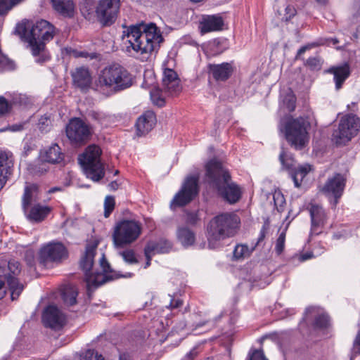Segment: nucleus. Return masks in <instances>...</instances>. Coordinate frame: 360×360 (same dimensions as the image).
<instances>
[{"label": "nucleus", "instance_id": "obj_54", "mask_svg": "<svg viewBox=\"0 0 360 360\" xmlns=\"http://www.w3.org/2000/svg\"><path fill=\"white\" fill-rule=\"evenodd\" d=\"M208 323H209L208 321H204L199 322V323H196L195 325H193L192 330L198 331L200 328L206 326Z\"/></svg>", "mask_w": 360, "mask_h": 360}, {"label": "nucleus", "instance_id": "obj_48", "mask_svg": "<svg viewBox=\"0 0 360 360\" xmlns=\"http://www.w3.org/2000/svg\"><path fill=\"white\" fill-rule=\"evenodd\" d=\"M9 108L10 105L7 100L3 96H0V115L7 112Z\"/></svg>", "mask_w": 360, "mask_h": 360}, {"label": "nucleus", "instance_id": "obj_27", "mask_svg": "<svg viewBox=\"0 0 360 360\" xmlns=\"http://www.w3.org/2000/svg\"><path fill=\"white\" fill-rule=\"evenodd\" d=\"M53 8L58 14L65 18H72L75 4L72 0H51Z\"/></svg>", "mask_w": 360, "mask_h": 360}, {"label": "nucleus", "instance_id": "obj_46", "mask_svg": "<svg viewBox=\"0 0 360 360\" xmlns=\"http://www.w3.org/2000/svg\"><path fill=\"white\" fill-rule=\"evenodd\" d=\"M357 354L360 355V331L356 335L354 341L349 360H354Z\"/></svg>", "mask_w": 360, "mask_h": 360}, {"label": "nucleus", "instance_id": "obj_40", "mask_svg": "<svg viewBox=\"0 0 360 360\" xmlns=\"http://www.w3.org/2000/svg\"><path fill=\"white\" fill-rule=\"evenodd\" d=\"M283 105L289 112H292L296 108V97L292 93L287 94L283 98Z\"/></svg>", "mask_w": 360, "mask_h": 360}, {"label": "nucleus", "instance_id": "obj_13", "mask_svg": "<svg viewBox=\"0 0 360 360\" xmlns=\"http://www.w3.org/2000/svg\"><path fill=\"white\" fill-rule=\"evenodd\" d=\"M279 160L284 169L290 171V175L295 187H300L303 178L311 169L310 165H305L297 167L295 160L288 155L283 148H282L279 155Z\"/></svg>", "mask_w": 360, "mask_h": 360}, {"label": "nucleus", "instance_id": "obj_60", "mask_svg": "<svg viewBox=\"0 0 360 360\" xmlns=\"http://www.w3.org/2000/svg\"><path fill=\"white\" fill-rule=\"evenodd\" d=\"M145 255L146 257L147 261H146V265H145L144 267L147 268L150 264L151 257H152V255H153V253H149V254Z\"/></svg>", "mask_w": 360, "mask_h": 360}, {"label": "nucleus", "instance_id": "obj_8", "mask_svg": "<svg viewBox=\"0 0 360 360\" xmlns=\"http://www.w3.org/2000/svg\"><path fill=\"white\" fill-rule=\"evenodd\" d=\"M101 148L95 145L89 146L85 153L79 158L86 176L94 181L101 179L105 174L104 167L101 162Z\"/></svg>", "mask_w": 360, "mask_h": 360}, {"label": "nucleus", "instance_id": "obj_55", "mask_svg": "<svg viewBox=\"0 0 360 360\" xmlns=\"http://www.w3.org/2000/svg\"><path fill=\"white\" fill-rule=\"evenodd\" d=\"M6 292L4 280L0 279V300L5 296Z\"/></svg>", "mask_w": 360, "mask_h": 360}, {"label": "nucleus", "instance_id": "obj_18", "mask_svg": "<svg viewBox=\"0 0 360 360\" xmlns=\"http://www.w3.org/2000/svg\"><path fill=\"white\" fill-rule=\"evenodd\" d=\"M42 319L46 327L55 330L61 328L65 323V315L54 305H49L44 309Z\"/></svg>", "mask_w": 360, "mask_h": 360}, {"label": "nucleus", "instance_id": "obj_50", "mask_svg": "<svg viewBox=\"0 0 360 360\" xmlns=\"http://www.w3.org/2000/svg\"><path fill=\"white\" fill-rule=\"evenodd\" d=\"M89 115L92 120L97 121L99 123H102L105 118V115L103 114L95 111L90 112Z\"/></svg>", "mask_w": 360, "mask_h": 360}, {"label": "nucleus", "instance_id": "obj_47", "mask_svg": "<svg viewBox=\"0 0 360 360\" xmlns=\"http://www.w3.org/2000/svg\"><path fill=\"white\" fill-rule=\"evenodd\" d=\"M84 360H105L102 355L92 349H88L84 356Z\"/></svg>", "mask_w": 360, "mask_h": 360}, {"label": "nucleus", "instance_id": "obj_36", "mask_svg": "<svg viewBox=\"0 0 360 360\" xmlns=\"http://www.w3.org/2000/svg\"><path fill=\"white\" fill-rule=\"evenodd\" d=\"M166 96H169L165 94L163 88H155L150 91L152 102L159 107H162L165 105Z\"/></svg>", "mask_w": 360, "mask_h": 360}, {"label": "nucleus", "instance_id": "obj_2", "mask_svg": "<svg viewBox=\"0 0 360 360\" xmlns=\"http://www.w3.org/2000/svg\"><path fill=\"white\" fill-rule=\"evenodd\" d=\"M205 167L209 184L215 188L219 195L230 204L238 202L241 197L240 188L231 181V175L222 163L217 160H212Z\"/></svg>", "mask_w": 360, "mask_h": 360}, {"label": "nucleus", "instance_id": "obj_63", "mask_svg": "<svg viewBox=\"0 0 360 360\" xmlns=\"http://www.w3.org/2000/svg\"><path fill=\"white\" fill-rule=\"evenodd\" d=\"M58 190H60V188H59L54 187V188H51V189L49 190V193H53V192H55V191H58Z\"/></svg>", "mask_w": 360, "mask_h": 360}, {"label": "nucleus", "instance_id": "obj_62", "mask_svg": "<svg viewBox=\"0 0 360 360\" xmlns=\"http://www.w3.org/2000/svg\"><path fill=\"white\" fill-rule=\"evenodd\" d=\"M119 360H128V357L125 354H122L120 355Z\"/></svg>", "mask_w": 360, "mask_h": 360}, {"label": "nucleus", "instance_id": "obj_30", "mask_svg": "<svg viewBox=\"0 0 360 360\" xmlns=\"http://www.w3.org/2000/svg\"><path fill=\"white\" fill-rule=\"evenodd\" d=\"M172 248L171 243L166 240L161 239L158 242L150 241L148 243L147 245L144 249L145 255L149 253L158 254V253H166Z\"/></svg>", "mask_w": 360, "mask_h": 360}, {"label": "nucleus", "instance_id": "obj_19", "mask_svg": "<svg viewBox=\"0 0 360 360\" xmlns=\"http://www.w3.org/2000/svg\"><path fill=\"white\" fill-rule=\"evenodd\" d=\"M345 186V179L340 174H335L329 178L322 187L321 191L326 195H333L335 198V204L341 197Z\"/></svg>", "mask_w": 360, "mask_h": 360}, {"label": "nucleus", "instance_id": "obj_44", "mask_svg": "<svg viewBox=\"0 0 360 360\" xmlns=\"http://www.w3.org/2000/svg\"><path fill=\"white\" fill-rule=\"evenodd\" d=\"M285 241V233L283 231L276 241L275 250L278 255H281L284 250Z\"/></svg>", "mask_w": 360, "mask_h": 360}, {"label": "nucleus", "instance_id": "obj_16", "mask_svg": "<svg viewBox=\"0 0 360 360\" xmlns=\"http://www.w3.org/2000/svg\"><path fill=\"white\" fill-rule=\"evenodd\" d=\"M8 269L9 273L4 276V280L6 281L11 290L12 300H15L18 298L24 288L23 285L20 283L15 277L20 272V264L18 261L10 260L8 264Z\"/></svg>", "mask_w": 360, "mask_h": 360}, {"label": "nucleus", "instance_id": "obj_35", "mask_svg": "<svg viewBox=\"0 0 360 360\" xmlns=\"http://www.w3.org/2000/svg\"><path fill=\"white\" fill-rule=\"evenodd\" d=\"M253 250L246 245L238 244L233 250V258L234 260L244 259L250 255Z\"/></svg>", "mask_w": 360, "mask_h": 360}, {"label": "nucleus", "instance_id": "obj_4", "mask_svg": "<svg viewBox=\"0 0 360 360\" xmlns=\"http://www.w3.org/2000/svg\"><path fill=\"white\" fill-rule=\"evenodd\" d=\"M132 83L133 77L129 71L118 64H113L99 72L93 88L98 91L110 89L117 92L130 87Z\"/></svg>", "mask_w": 360, "mask_h": 360}, {"label": "nucleus", "instance_id": "obj_39", "mask_svg": "<svg viewBox=\"0 0 360 360\" xmlns=\"http://www.w3.org/2000/svg\"><path fill=\"white\" fill-rule=\"evenodd\" d=\"M51 120L49 116L44 115L40 117L38 122V127L43 133H47L51 129Z\"/></svg>", "mask_w": 360, "mask_h": 360}, {"label": "nucleus", "instance_id": "obj_33", "mask_svg": "<svg viewBox=\"0 0 360 360\" xmlns=\"http://www.w3.org/2000/svg\"><path fill=\"white\" fill-rule=\"evenodd\" d=\"M77 290L75 286L66 285L62 290V298L65 304L72 306L77 302Z\"/></svg>", "mask_w": 360, "mask_h": 360}, {"label": "nucleus", "instance_id": "obj_17", "mask_svg": "<svg viewBox=\"0 0 360 360\" xmlns=\"http://www.w3.org/2000/svg\"><path fill=\"white\" fill-rule=\"evenodd\" d=\"M307 209L311 217V233L318 235L321 233L326 222L325 210L321 205L312 202L309 205Z\"/></svg>", "mask_w": 360, "mask_h": 360}, {"label": "nucleus", "instance_id": "obj_42", "mask_svg": "<svg viewBox=\"0 0 360 360\" xmlns=\"http://www.w3.org/2000/svg\"><path fill=\"white\" fill-rule=\"evenodd\" d=\"M115 198L112 196H107L104 202V216L108 217L115 207Z\"/></svg>", "mask_w": 360, "mask_h": 360}, {"label": "nucleus", "instance_id": "obj_21", "mask_svg": "<svg viewBox=\"0 0 360 360\" xmlns=\"http://www.w3.org/2000/svg\"><path fill=\"white\" fill-rule=\"evenodd\" d=\"M73 84L82 92H87L91 88L94 89L92 77L89 70L85 67H79L71 72Z\"/></svg>", "mask_w": 360, "mask_h": 360}, {"label": "nucleus", "instance_id": "obj_41", "mask_svg": "<svg viewBox=\"0 0 360 360\" xmlns=\"http://www.w3.org/2000/svg\"><path fill=\"white\" fill-rule=\"evenodd\" d=\"M278 13L282 20L288 21L296 15L297 11L294 6L288 5L285 8L283 13L280 11H278Z\"/></svg>", "mask_w": 360, "mask_h": 360}, {"label": "nucleus", "instance_id": "obj_10", "mask_svg": "<svg viewBox=\"0 0 360 360\" xmlns=\"http://www.w3.org/2000/svg\"><path fill=\"white\" fill-rule=\"evenodd\" d=\"M91 127L79 117L71 118L65 127V134L72 146L85 145L91 138Z\"/></svg>", "mask_w": 360, "mask_h": 360}, {"label": "nucleus", "instance_id": "obj_22", "mask_svg": "<svg viewBox=\"0 0 360 360\" xmlns=\"http://www.w3.org/2000/svg\"><path fill=\"white\" fill-rule=\"evenodd\" d=\"M40 157L44 162L59 164L63 161L65 155L57 143H52L50 146L41 150Z\"/></svg>", "mask_w": 360, "mask_h": 360}, {"label": "nucleus", "instance_id": "obj_64", "mask_svg": "<svg viewBox=\"0 0 360 360\" xmlns=\"http://www.w3.org/2000/svg\"><path fill=\"white\" fill-rule=\"evenodd\" d=\"M45 60H46L45 58L39 57V58L37 59V61L38 63H43L44 61H45Z\"/></svg>", "mask_w": 360, "mask_h": 360}, {"label": "nucleus", "instance_id": "obj_38", "mask_svg": "<svg viewBox=\"0 0 360 360\" xmlns=\"http://www.w3.org/2000/svg\"><path fill=\"white\" fill-rule=\"evenodd\" d=\"M304 64L311 70H319L321 68L322 61L319 56H316L309 58Z\"/></svg>", "mask_w": 360, "mask_h": 360}, {"label": "nucleus", "instance_id": "obj_58", "mask_svg": "<svg viewBox=\"0 0 360 360\" xmlns=\"http://www.w3.org/2000/svg\"><path fill=\"white\" fill-rule=\"evenodd\" d=\"M311 257H312V254L306 253V254H303V255H300L299 259L301 262H304V261L309 259Z\"/></svg>", "mask_w": 360, "mask_h": 360}, {"label": "nucleus", "instance_id": "obj_57", "mask_svg": "<svg viewBox=\"0 0 360 360\" xmlns=\"http://www.w3.org/2000/svg\"><path fill=\"white\" fill-rule=\"evenodd\" d=\"M23 128V125L22 124H13L11 126L9 127V129L11 131H20L22 130Z\"/></svg>", "mask_w": 360, "mask_h": 360}, {"label": "nucleus", "instance_id": "obj_24", "mask_svg": "<svg viewBox=\"0 0 360 360\" xmlns=\"http://www.w3.org/2000/svg\"><path fill=\"white\" fill-rule=\"evenodd\" d=\"M156 124V117L153 111H147L142 115L136 124L138 134L143 135L148 133Z\"/></svg>", "mask_w": 360, "mask_h": 360}, {"label": "nucleus", "instance_id": "obj_59", "mask_svg": "<svg viewBox=\"0 0 360 360\" xmlns=\"http://www.w3.org/2000/svg\"><path fill=\"white\" fill-rule=\"evenodd\" d=\"M108 186L110 187V190L116 191L119 187V184L116 181H113L109 184Z\"/></svg>", "mask_w": 360, "mask_h": 360}, {"label": "nucleus", "instance_id": "obj_14", "mask_svg": "<svg viewBox=\"0 0 360 360\" xmlns=\"http://www.w3.org/2000/svg\"><path fill=\"white\" fill-rule=\"evenodd\" d=\"M68 256L63 243L51 242L43 246L39 251V262L46 265L49 262H60Z\"/></svg>", "mask_w": 360, "mask_h": 360}, {"label": "nucleus", "instance_id": "obj_52", "mask_svg": "<svg viewBox=\"0 0 360 360\" xmlns=\"http://www.w3.org/2000/svg\"><path fill=\"white\" fill-rule=\"evenodd\" d=\"M25 260L30 266H32L34 265V254L32 252H26Z\"/></svg>", "mask_w": 360, "mask_h": 360}, {"label": "nucleus", "instance_id": "obj_28", "mask_svg": "<svg viewBox=\"0 0 360 360\" xmlns=\"http://www.w3.org/2000/svg\"><path fill=\"white\" fill-rule=\"evenodd\" d=\"M223 20L219 16H207L200 22V29L202 33L217 31L222 29Z\"/></svg>", "mask_w": 360, "mask_h": 360}, {"label": "nucleus", "instance_id": "obj_61", "mask_svg": "<svg viewBox=\"0 0 360 360\" xmlns=\"http://www.w3.org/2000/svg\"><path fill=\"white\" fill-rule=\"evenodd\" d=\"M7 181L6 179L0 177V191L3 188Z\"/></svg>", "mask_w": 360, "mask_h": 360}, {"label": "nucleus", "instance_id": "obj_3", "mask_svg": "<svg viewBox=\"0 0 360 360\" xmlns=\"http://www.w3.org/2000/svg\"><path fill=\"white\" fill-rule=\"evenodd\" d=\"M15 32L29 43L32 54L38 56L45 48V42L53 39L55 27L45 20L30 21L17 25Z\"/></svg>", "mask_w": 360, "mask_h": 360}, {"label": "nucleus", "instance_id": "obj_1", "mask_svg": "<svg viewBox=\"0 0 360 360\" xmlns=\"http://www.w3.org/2000/svg\"><path fill=\"white\" fill-rule=\"evenodd\" d=\"M126 51L141 55H149L158 49L163 37L154 23L139 24L127 27L122 36Z\"/></svg>", "mask_w": 360, "mask_h": 360}, {"label": "nucleus", "instance_id": "obj_25", "mask_svg": "<svg viewBox=\"0 0 360 360\" xmlns=\"http://www.w3.org/2000/svg\"><path fill=\"white\" fill-rule=\"evenodd\" d=\"M39 199V188L36 184L25 186L22 199V206L25 212L30 206L36 205Z\"/></svg>", "mask_w": 360, "mask_h": 360}, {"label": "nucleus", "instance_id": "obj_15", "mask_svg": "<svg viewBox=\"0 0 360 360\" xmlns=\"http://www.w3.org/2000/svg\"><path fill=\"white\" fill-rule=\"evenodd\" d=\"M198 177L188 176L181 189L176 194L173 203L184 206L190 202L198 193Z\"/></svg>", "mask_w": 360, "mask_h": 360}, {"label": "nucleus", "instance_id": "obj_7", "mask_svg": "<svg viewBox=\"0 0 360 360\" xmlns=\"http://www.w3.org/2000/svg\"><path fill=\"white\" fill-rule=\"evenodd\" d=\"M309 122L302 117H290L281 124L280 129L284 131L285 138L291 147L302 150L309 141Z\"/></svg>", "mask_w": 360, "mask_h": 360}, {"label": "nucleus", "instance_id": "obj_12", "mask_svg": "<svg viewBox=\"0 0 360 360\" xmlns=\"http://www.w3.org/2000/svg\"><path fill=\"white\" fill-rule=\"evenodd\" d=\"M120 8V0H99L96 6V16L103 25L112 24Z\"/></svg>", "mask_w": 360, "mask_h": 360}, {"label": "nucleus", "instance_id": "obj_6", "mask_svg": "<svg viewBox=\"0 0 360 360\" xmlns=\"http://www.w3.org/2000/svg\"><path fill=\"white\" fill-rule=\"evenodd\" d=\"M97 245L98 243L96 242L87 244L84 255L80 262V266L85 274V281L88 290H90L91 287L97 288L105 283L108 279L104 274L111 271L110 266L103 254L100 259V265L103 272L101 273L93 270L94 257Z\"/></svg>", "mask_w": 360, "mask_h": 360}, {"label": "nucleus", "instance_id": "obj_26", "mask_svg": "<svg viewBox=\"0 0 360 360\" xmlns=\"http://www.w3.org/2000/svg\"><path fill=\"white\" fill-rule=\"evenodd\" d=\"M326 72L334 75L335 89L337 90L342 88L343 83L350 75L349 66L347 63L341 66L331 67Z\"/></svg>", "mask_w": 360, "mask_h": 360}, {"label": "nucleus", "instance_id": "obj_43", "mask_svg": "<svg viewBox=\"0 0 360 360\" xmlns=\"http://www.w3.org/2000/svg\"><path fill=\"white\" fill-rule=\"evenodd\" d=\"M120 255L122 257L123 259L129 264H135L138 263V260L135 257L134 252L132 250H127L120 252Z\"/></svg>", "mask_w": 360, "mask_h": 360}, {"label": "nucleus", "instance_id": "obj_51", "mask_svg": "<svg viewBox=\"0 0 360 360\" xmlns=\"http://www.w3.org/2000/svg\"><path fill=\"white\" fill-rule=\"evenodd\" d=\"M182 305H183L182 300H179V299L175 300V299L171 297L169 304L168 306H167V307L172 309L179 308Z\"/></svg>", "mask_w": 360, "mask_h": 360}, {"label": "nucleus", "instance_id": "obj_5", "mask_svg": "<svg viewBox=\"0 0 360 360\" xmlns=\"http://www.w3.org/2000/svg\"><path fill=\"white\" fill-rule=\"evenodd\" d=\"M240 221L233 213H222L214 217L210 221L207 229V240L210 248L218 247L220 240L236 235Z\"/></svg>", "mask_w": 360, "mask_h": 360}, {"label": "nucleus", "instance_id": "obj_45", "mask_svg": "<svg viewBox=\"0 0 360 360\" xmlns=\"http://www.w3.org/2000/svg\"><path fill=\"white\" fill-rule=\"evenodd\" d=\"M329 319L326 314L318 315L314 321V326L316 328H326L328 324Z\"/></svg>", "mask_w": 360, "mask_h": 360}, {"label": "nucleus", "instance_id": "obj_20", "mask_svg": "<svg viewBox=\"0 0 360 360\" xmlns=\"http://www.w3.org/2000/svg\"><path fill=\"white\" fill-rule=\"evenodd\" d=\"M162 88L165 94L169 96H177L181 91L180 79L175 71L165 69L162 79Z\"/></svg>", "mask_w": 360, "mask_h": 360}, {"label": "nucleus", "instance_id": "obj_29", "mask_svg": "<svg viewBox=\"0 0 360 360\" xmlns=\"http://www.w3.org/2000/svg\"><path fill=\"white\" fill-rule=\"evenodd\" d=\"M50 212V207L37 203L31 207L27 217L32 221L39 222L43 221Z\"/></svg>", "mask_w": 360, "mask_h": 360}, {"label": "nucleus", "instance_id": "obj_31", "mask_svg": "<svg viewBox=\"0 0 360 360\" xmlns=\"http://www.w3.org/2000/svg\"><path fill=\"white\" fill-rule=\"evenodd\" d=\"M96 6L94 0H82L80 3V11L88 20H92L96 16Z\"/></svg>", "mask_w": 360, "mask_h": 360}, {"label": "nucleus", "instance_id": "obj_23", "mask_svg": "<svg viewBox=\"0 0 360 360\" xmlns=\"http://www.w3.org/2000/svg\"><path fill=\"white\" fill-rule=\"evenodd\" d=\"M209 73L217 81H225L228 79L233 72V67L231 63H223L221 64H210L208 65Z\"/></svg>", "mask_w": 360, "mask_h": 360}, {"label": "nucleus", "instance_id": "obj_34", "mask_svg": "<svg viewBox=\"0 0 360 360\" xmlns=\"http://www.w3.org/2000/svg\"><path fill=\"white\" fill-rule=\"evenodd\" d=\"M13 166L11 160L4 152H0V177L8 180V176L11 174Z\"/></svg>", "mask_w": 360, "mask_h": 360}, {"label": "nucleus", "instance_id": "obj_49", "mask_svg": "<svg viewBox=\"0 0 360 360\" xmlns=\"http://www.w3.org/2000/svg\"><path fill=\"white\" fill-rule=\"evenodd\" d=\"M249 360H268L262 350H255L250 356Z\"/></svg>", "mask_w": 360, "mask_h": 360}, {"label": "nucleus", "instance_id": "obj_37", "mask_svg": "<svg viewBox=\"0 0 360 360\" xmlns=\"http://www.w3.org/2000/svg\"><path fill=\"white\" fill-rule=\"evenodd\" d=\"M24 0H0V15H4Z\"/></svg>", "mask_w": 360, "mask_h": 360}, {"label": "nucleus", "instance_id": "obj_53", "mask_svg": "<svg viewBox=\"0 0 360 360\" xmlns=\"http://www.w3.org/2000/svg\"><path fill=\"white\" fill-rule=\"evenodd\" d=\"M312 47L311 45H306V46H302L297 51V53L296 55V57L295 58L297 60H300L301 59V56L306 52L307 50L311 49Z\"/></svg>", "mask_w": 360, "mask_h": 360}, {"label": "nucleus", "instance_id": "obj_9", "mask_svg": "<svg viewBox=\"0 0 360 360\" xmlns=\"http://www.w3.org/2000/svg\"><path fill=\"white\" fill-rule=\"evenodd\" d=\"M141 233V226L139 222L135 220H122L114 228L113 243L116 248H124L136 240Z\"/></svg>", "mask_w": 360, "mask_h": 360}, {"label": "nucleus", "instance_id": "obj_11", "mask_svg": "<svg viewBox=\"0 0 360 360\" xmlns=\"http://www.w3.org/2000/svg\"><path fill=\"white\" fill-rule=\"evenodd\" d=\"M360 129V119L353 114L342 117L338 128L333 133V140L337 145L345 144L356 136Z\"/></svg>", "mask_w": 360, "mask_h": 360}, {"label": "nucleus", "instance_id": "obj_56", "mask_svg": "<svg viewBox=\"0 0 360 360\" xmlns=\"http://www.w3.org/2000/svg\"><path fill=\"white\" fill-rule=\"evenodd\" d=\"M198 354L196 349H193L184 358V360H192Z\"/></svg>", "mask_w": 360, "mask_h": 360}, {"label": "nucleus", "instance_id": "obj_32", "mask_svg": "<svg viewBox=\"0 0 360 360\" xmlns=\"http://www.w3.org/2000/svg\"><path fill=\"white\" fill-rule=\"evenodd\" d=\"M177 238L184 246L191 245L195 241L193 232L187 227H180L176 233Z\"/></svg>", "mask_w": 360, "mask_h": 360}]
</instances>
